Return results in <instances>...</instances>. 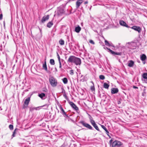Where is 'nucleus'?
<instances>
[{"label":"nucleus","instance_id":"a211bd4d","mask_svg":"<svg viewBox=\"0 0 147 147\" xmlns=\"http://www.w3.org/2000/svg\"><path fill=\"white\" fill-rule=\"evenodd\" d=\"M91 124L92 125V126L94 127V128L95 129H96L98 131H99L100 132V131L95 121L92 123H91Z\"/></svg>","mask_w":147,"mask_h":147},{"label":"nucleus","instance_id":"4c0bfd02","mask_svg":"<svg viewBox=\"0 0 147 147\" xmlns=\"http://www.w3.org/2000/svg\"><path fill=\"white\" fill-rule=\"evenodd\" d=\"M101 126L102 128L105 131H106L107 130V128L104 125H101Z\"/></svg>","mask_w":147,"mask_h":147},{"label":"nucleus","instance_id":"4be33fe9","mask_svg":"<svg viewBox=\"0 0 147 147\" xmlns=\"http://www.w3.org/2000/svg\"><path fill=\"white\" fill-rule=\"evenodd\" d=\"M81 29V28L79 26H78L75 28V31L77 33H78L80 32Z\"/></svg>","mask_w":147,"mask_h":147},{"label":"nucleus","instance_id":"ea45409f","mask_svg":"<svg viewBox=\"0 0 147 147\" xmlns=\"http://www.w3.org/2000/svg\"><path fill=\"white\" fill-rule=\"evenodd\" d=\"M89 42L90 43L92 44L93 45H94L95 44L94 42V41L93 40H90Z\"/></svg>","mask_w":147,"mask_h":147},{"label":"nucleus","instance_id":"1a4fd4ad","mask_svg":"<svg viewBox=\"0 0 147 147\" xmlns=\"http://www.w3.org/2000/svg\"><path fill=\"white\" fill-rule=\"evenodd\" d=\"M147 57L145 54H141L140 55V59L143 61L144 64L146 63L145 60L146 59Z\"/></svg>","mask_w":147,"mask_h":147},{"label":"nucleus","instance_id":"f8f14e48","mask_svg":"<svg viewBox=\"0 0 147 147\" xmlns=\"http://www.w3.org/2000/svg\"><path fill=\"white\" fill-rule=\"evenodd\" d=\"M40 30V33H38L36 36L35 37V39L37 40H38L40 39V38L42 37V33L41 32V30L39 28Z\"/></svg>","mask_w":147,"mask_h":147},{"label":"nucleus","instance_id":"a18cd8bd","mask_svg":"<svg viewBox=\"0 0 147 147\" xmlns=\"http://www.w3.org/2000/svg\"><path fill=\"white\" fill-rule=\"evenodd\" d=\"M3 14L2 13L0 15V20H2L3 19Z\"/></svg>","mask_w":147,"mask_h":147},{"label":"nucleus","instance_id":"f3484780","mask_svg":"<svg viewBox=\"0 0 147 147\" xmlns=\"http://www.w3.org/2000/svg\"><path fill=\"white\" fill-rule=\"evenodd\" d=\"M64 9L62 8H60L57 11V13L58 15L61 16V15L62 14L64 13Z\"/></svg>","mask_w":147,"mask_h":147},{"label":"nucleus","instance_id":"864d4df0","mask_svg":"<svg viewBox=\"0 0 147 147\" xmlns=\"http://www.w3.org/2000/svg\"><path fill=\"white\" fill-rule=\"evenodd\" d=\"M25 94V92H24V91L22 92V96H24V95Z\"/></svg>","mask_w":147,"mask_h":147},{"label":"nucleus","instance_id":"c03bdc74","mask_svg":"<svg viewBox=\"0 0 147 147\" xmlns=\"http://www.w3.org/2000/svg\"><path fill=\"white\" fill-rule=\"evenodd\" d=\"M59 68H60L61 69V65L60 61H59Z\"/></svg>","mask_w":147,"mask_h":147},{"label":"nucleus","instance_id":"6e6d98bb","mask_svg":"<svg viewBox=\"0 0 147 147\" xmlns=\"http://www.w3.org/2000/svg\"><path fill=\"white\" fill-rule=\"evenodd\" d=\"M55 72H57V70L56 67L55 68Z\"/></svg>","mask_w":147,"mask_h":147},{"label":"nucleus","instance_id":"bf43d9fd","mask_svg":"<svg viewBox=\"0 0 147 147\" xmlns=\"http://www.w3.org/2000/svg\"><path fill=\"white\" fill-rule=\"evenodd\" d=\"M108 136H109V138H111V137L110 136L109 134L108 135H107Z\"/></svg>","mask_w":147,"mask_h":147},{"label":"nucleus","instance_id":"c9c22d12","mask_svg":"<svg viewBox=\"0 0 147 147\" xmlns=\"http://www.w3.org/2000/svg\"><path fill=\"white\" fill-rule=\"evenodd\" d=\"M90 89L92 91H95V87L94 85L92 86H91L90 87Z\"/></svg>","mask_w":147,"mask_h":147},{"label":"nucleus","instance_id":"dca6fc26","mask_svg":"<svg viewBox=\"0 0 147 147\" xmlns=\"http://www.w3.org/2000/svg\"><path fill=\"white\" fill-rule=\"evenodd\" d=\"M118 91L119 90L117 88H113L111 89V92L112 94L117 93Z\"/></svg>","mask_w":147,"mask_h":147},{"label":"nucleus","instance_id":"774afa93","mask_svg":"<svg viewBox=\"0 0 147 147\" xmlns=\"http://www.w3.org/2000/svg\"><path fill=\"white\" fill-rule=\"evenodd\" d=\"M123 147L122 146V147Z\"/></svg>","mask_w":147,"mask_h":147},{"label":"nucleus","instance_id":"a878e982","mask_svg":"<svg viewBox=\"0 0 147 147\" xmlns=\"http://www.w3.org/2000/svg\"><path fill=\"white\" fill-rule=\"evenodd\" d=\"M103 86L105 88L108 89L109 87V85L107 83H105L103 84Z\"/></svg>","mask_w":147,"mask_h":147},{"label":"nucleus","instance_id":"4468645a","mask_svg":"<svg viewBox=\"0 0 147 147\" xmlns=\"http://www.w3.org/2000/svg\"><path fill=\"white\" fill-rule=\"evenodd\" d=\"M119 23L120 24L121 26L125 27L128 28H130V27L126 24L125 22L123 20H120Z\"/></svg>","mask_w":147,"mask_h":147},{"label":"nucleus","instance_id":"393cba45","mask_svg":"<svg viewBox=\"0 0 147 147\" xmlns=\"http://www.w3.org/2000/svg\"><path fill=\"white\" fill-rule=\"evenodd\" d=\"M146 94V87H144V88L143 90V92L142 94V96H145Z\"/></svg>","mask_w":147,"mask_h":147},{"label":"nucleus","instance_id":"423d86ee","mask_svg":"<svg viewBox=\"0 0 147 147\" xmlns=\"http://www.w3.org/2000/svg\"><path fill=\"white\" fill-rule=\"evenodd\" d=\"M104 49H107V50H109L108 52H110L111 53V54L115 56V55H122L121 52H115L110 49L109 48H108L107 47H104Z\"/></svg>","mask_w":147,"mask_h":147},{"label":"nucleus","instance_id":"2f4dec72","mask_svg":"<svg viewBox=\"0 0 147 147\" xmlns=\"http://www.w3.org/2000/svg\"><path fill=\"white\" fill-rule=\"evenodd\" d=\"M100 98H106V96L104 93H103L102 94V96H101V94H99Z\"/></svg>","mask_w":147,"mask_h":147},{"label":"nucleus","instance_id":"69168bd1","mask_svg":"<svg viewBox=\"0 0 147 147\" xmlns=\"http://www.w3.org/2000/svg\"><path fill=\"white\" fill-rule=\"evenodd\" d=\"M91 9V7L90 9V10Z\"/></svg>","mask_w":147,"mask_h":147},{"label":"nucleus","instance_id":"20e7f679","mask_svg":"<svg viewBox=\"0 0 147 147\" xmlns=\"http://www.w3.org/2000/svg\"><path fill=\"white\" fill-rule=\"evenodd\" d=\"M32 94H31L30 96V97L24 100L23 106L22 107V109H25L28 106L29 102L30 101V98Z\"/></svg>","mask_w":147,"mask_h":147},{"label":"nucleus","instance_id":"4d7b16f0","mask_svg":"<svg viewBox=\"0 0 147 147\" xmlns=\"http://www.w3.org/2000/svg\"><path fill=\"white\" fill-rule=\"evenodd\" d=\"M24 92H27L28 91V89H26L25 90H24Z\"/></svg>","mask_w":147,"mask_h":147},{"label":"nucleus","instance_id":"7c9ffc66","mask_svg":"<svg viewBox=\"0 0 147 147\" xmlns=\"http://www.w3.org/2000/svg\"><path fill=\"white\" fill-rule=\"evenodd\" d=\"M89 117L90 121L91 123H92L94 121L93 119V118L92 116L90 115H88Z\"/></svg>","mask_w":147,"mask_h":147},{"label":"nucleus","instance_id":"f03ea898","mask_svg":"<svg viewBox=\"0 0 147 147\" xmlns=\"http://www.w3.org/2000/svg\"><path fill=\"white\" fill-rule=\"evenodd\" d=\"M59 108L60 109L61 113H62V115L65 118L64 119L65 120V121L67 120L68 121H69L70 117L68 116V115L66 114V113L63 110L61 105L60 106Z\"/></svg>","mask_w":147,"mask_h":147},{"label":"nucleus","instance_id":"de8ad7c7","mask_svg":"<svg viewBox=\"0 0 147 147\" xmlns=\"http://www.w3.org/2000/svg\"><path fill=\"white\" fill-rule=\"evenodd\" d=\"M113 140L112 139H111L109 141V143L111 144L112 143H113Z\"/></svg>","mask_w":147,"mask_h":147},{"label":"nucleus","instance_id":"052dcab7","mask_svg":"<svg viewBox=\"0 0 147 147\" xmlns=\"http://www.w3.org/2000/svg\"><path fill=\"white\" fill-rule=\"evenodd\" d=\"M3 24H4V25L5 26V21H4V22H3Z\"/></svg>","mask_w":147,"mask_h":147},{"label":"nucleus","instance_id":"aec40b11","mask_svg":"<svg viewBox=\"0 0 147 147\" xmlns=\"http://www.w3.org/2000/svg\"><path fill=\"white\" fill-rule=\"evenodd\" d=\"M49 106V105L46 104L43 106H41L40 107H35L34 108V109H35L36 110H37V109L39 108L40 107H44V108H43V109H47L48 108Z\"/></svg>","mask_w":147,"mask_h":147},{"label":"nucleus","instance_id":"5fc2aeb1","mask_svg":"<svg viewBox=\"0 0 147 147\" xmlns=\"http://www.w3.org/2000/svg\"><path fill=\"white\" fill-rule=\"evenodd\" d=\"M88 3V1H86L84 3V4H87Z\"/></svg>","mask_w":147,"mask_h":147},{"label":"nucleus","instance_id":"412c9836","mask_svg":"<svg viewBox=\"0 0 147 147\" xmlns=\"http://www.w3.org/2000/svg\"><path fill=\"white\" fill-rule=\"evenodd\" d=\"M42 67L43 69L45 70L47 72H49L48 71L47 69L46 61H45V63L43 64Z\"/></svg>","mask_w":147,"mask_h":147},{"label":"nucleus","instance_id":"2eb2a0df","mask_svg":"<svg viewBox=\"0 0 147 147\" xmlns=\"http://www.w3.org/2000/svg\"><path fill=\"white\" fill-rule=\"evenodd\" d=\"M49 18V15H47V16H43L42 19L41 20V22L44 23Z\"/></svg>","mask_w":147,"mask_h":147},{"label":"nucleus","instance_id":"338daca9","mask_svg":"<svg viewBox=\"0 0 147 147\" xmlns=\"http://www.w3.org/2000/svg\"><path fill=\"white\" fill-rule=\"evenodd\" d=\"M65 58V59H66L67 58V57H66Z\"/></svg>","mask_w":147,"mask_h":147},{"label":"nucleus","instance_id":"6ab92c4d","mask_svg":"<svg viewBox=\"0 0 147 147\" xmlns=\"http://www.w3.org/2000/svg\"><path fill=\"white\" fill-rule=\"evenodd\" d=\"M83 0H78L76 2V7L78 8L83 2Z\"/></svg>","mask_w":147,"mask_h":147},{"label":"nucleus","instance_id":"ddd939ff","mask_svg":"<svg viewBox=\"0 0 147 147\" xmlns=\"http://www.w3.org/2000/svg\"><path fill=\"white\" fill-rule=\"evenodd\" d=\"M38 96L40 97L42 100H44L47 98V96L43 93L40 94H38Z\"/></svg>","mask_w":147,"mask_h":147},{"label":"nucleus","instance_id":"680f3d73","mask_svg":"<svg viewBox=\"0 0 147 147\" xmlns=\"http://www.w3.org/2000/svg\"><path fill=\"white\" fill-rule=\"evenodd\" d=\"M91 82L92 83V84H93V85H94V83L92 81Z\"/></svg>","mask_w":147,"mask_h":147},{"label":"nucleus","instance_id":"7ed1b4c3","mask_svg":"<svg viewBox=\"0 0 147 147\" xmlns=\"http://www.w3.org/2000/svg\"><path fill=\"white\" fill-rule=\"evenodd\" d=\"M49 80L51 85L53 87H55L57 86V80L54 77H51V78H50Z\"/></svg>","mask_w":147,"mask_h":147},{"label":"nucleus","instance_id":"49530a36","mask_svg":"<svg viewBox=\"0 0 147 147\" xmlns=\"http://www.w3.org/2000/svg\"><path fill=\"white\" fill-rule=\"evenodd\" d=\"M109 47H110V46H111V47H114V45L112 44V43H110V45H109Z\"/></svg>","mask_w":147,"mask_h":147},{"label":"nucleus","instance_id":"9d476101","mask_svg":"<svg viewBox=\"0 0 147 147\" xmlns=\"http://www.w3.org/2000/svg\"><path fill=\"white\" fill-rule=\"evenodd\" d=\"M76 57L74 56L71 55L70 56L69 58H68L67 61V62L68 63H73L75 59V58Z\"/></svg>","mask_w":147,"mask_h":147},{"label":"nucleus","instance_id":"603ef678","mask_svg":"<svg viewBox=\"0 0 147 147\" xmlns=\"http://www.w3.org/2000/svg\"><path fill=\"white\" fill-rule=\"evenodd\" d=\"M63 96L65 97V98H66V99L67 98V96L65 94L63 95Z\"/></svg>","mask_w":147,"mask_h":147},{"label":"nucleus","instance_id":"e433bc0d","mask_svg":"<svg viewBox=\"0 0 147 147\" xmlns=\"http://www.w3.org/2000/svg\"><path fill=\"white\" fill-rule=\"evenodd\" d=\"M9 128L11 130H12L13 129V125H12L10 124L9 126Z\"/></svg>","mask_w":147,"mask_h":147},{"label":"nucleus","instance_id":"09e8293b","mask_svg":"<svg viewBox=\"0 0 147 147\" xmlns=\"http://www.w3.org/2000/svg\"><path fill=\"white\" fill-rule=\"evenodd\" d=\"M105 131L106 132V134H107V135H108L109 133V131L107 130L106 131Z\"/></svg>","mask_w":147,"mask_h":147},{"label":"nucleus","instance_id":"0eeeda50","mask_svg":"<svg viewBox=\"0 0 147 147\" xmlns=\"http://www.w3.org/2000/svg\"><path fill=\"white\" fill-rule=\"evenodd\" d=\"M73 63L75 64L76 65H80L81 63L80 59L76 57Z\"/></svg>","mask_w":147,"mask_h":147},{"label":"nucleus","instance_id":"13d9d810","mask_svg":"<svg viewBox=\"0 0 147 147\" xmlns=\"http://www.w3.org/2000/svg\"><path fill=\"white\" fill-rule=\"evenodd\" d=\"M62 91H65V90L63 88H62ZM62 92H63V91H62Z\"/></svg>","mask_w":147,"mask_h":147},{"label":"nucleus","instance_id":"c85d7f7f","mask_svg":"<svg viewBox=\"0 0 147 147\" xmlns=\"http://www.w3.org/2000/svg\"><path fill=\"white\" fill-rule=\"evenodd\" d=\"M63 82L64 84H66L67 83L68 80L67 78H64L62 79Z\"/></svg>","mask_w":147,"mask_h":147},{"label":"nucleus","instance_id":"6e6552de","mask_svg":"<svg viewBox=\"0 0 147 147\" xmlns=\"http://www.w3.org/2000/svg\"><path fill=\"white\" fill-rule=\"evenodd\" d=\"M130 28L138 32L139 33H140L141 31V29L139 26H134L131 27H130Z\"/></svg>","mask_w":147,"mask_h":147},{"label":"nucleus","instance_id":"9b49d317","mask_svg":"<svg viewBox=\"0 0 147 147\" xmlns=\"http://www.w3.org/2000/svg\"><path fill=\"white\" fill-rule=\"evenodd\" d=\"M69 104L71 107L75 110L77 111L78 110V108L76 106V105L73 102H69Z\"/></svg>","mask_w":147,"mask_h":147},{"label":"nucleus","instance_id":"8fccbe9b","mask_svg":"<svg viewBox=\"0 0 147 147\" xmlns=\"http://www.w3.org/2000/svg\"><path fill=\"white\" fill-rule=\"evenodd\" d=\"M60 147H66V145H65V144H63Z\"/></svg>","mask_w":147,"mask_h":147},{"label":"nucleus","instance_id":"f257e3e1","mask_svg":"<svg viewBox=\"0 0 147 147\" xmlns=\"http://www.w3.org/2000/svg\"><path fill=\"white\" fill-rule=\"evenodd\" d=\"M79 123L81 124L83 126L87 128L88 129L93 130L94 129L89 124L83 121H80L79 122Z\"/></svg>","mask_w":147,"mask_h":147},{"label":"nucleus","instance_id":"bb28decb","mask_svg":"<svg viewBox=\"0 0 147 147\" xmlns=\"http://www.w3.org/2000/svg\"><path fill=\"white\" fill-rule=\"evenodd\" d=\"M59 44L61 45H63L64 44V41L62 39H60L59 40Z\"/></svg>","mask_w":147,"mask_h":147},{"label":"nucleus","instance_id":"5701e85b","mask_svg":"<svg viewBox=\"0 0 147 147\" xmlns=\"http://www.w3.org/2000/svg\"><path fill=\"white\" fill-rule=\"evenodd\" d=\"M134 62L132 60H130L128 64V66L129 67H132L134 65Z\"/></svg>","mask_w":147,"mask_h":147},{"label":"nucleus","instance_id":"37998d69","mask_svg":"<svg viewBox=\"0 0 147 147\" xmlns=\"http://www.w3.org/2000/svg\"><path fill=\"white\" fill-rule=\"evenodd\" d=\"M57 58H58V60H59V61H60V56H59L58 53H57Z\"/></svg>","mask_w":147,"mask_h":147},{"label":"nucleus","instance_id":"39448f33","mask_svg":"<svg viewBox=\"0 0 147 147\" xmlns=\"http://www.w3.org/2000/svg\"><path fill=\"white\" fill-rule=\"evenodd\" d=\"M123 144L118 140H115L112 143V147H120Z\"/></svg>","mask_w":147,"mask_h":147},{"label":"nucleus","instance_id":"473e14b6","mask_svg":"<svg viewBox=\"0 0 147 147\" xmlns=\"http://www.w3.org/2000/svg\"><path fill=\"white\" fill-rule=\"evenodd\" d=\"M100 79L101 80H104L105 79V76L103 75H100L99 76Z\"/></svg>","mask_w":147,"mask_h":147},{"label":"nucleus","instance_id":"cd10ccee","mask_svg":"<svg viewBox=\"0 0 147 147\" xmlns=\"http://www.w3.org/2000/svg\"><path fill=\"white\" fill-rule=\"evenodd\" d=\"M142 77L144 79L147 80V73H144L142 75Z\"/></svg>","mask_w":147,"mask_h":147},{"label":"nucleus","instance_id":"58836bf2","mask_svg":"<svg viewBox=\"0 0 147 147\" xmlns=\"http://www.w3.org/2000/svg\"><path fill=\"white\" fill-rule=\"evenodd\" d=\"M70 74L71 75H73L74 74V71L72 69H71L70 71Z\"/></svg>","mask_w":147,"mask_h":147},{"label":"nucleus","instance_id":"e2e57ef3","mask_svg":"<svg viewBox=\"0 0 147 147\" xmlns=\"http://www.w3.org/2000/svg\"><path fill=\"white\" fill-rule=\"evenodd\" d=\"M1 11V9H0V12Z\"/></svg>","mask_w":147,"mask_h":147},{"label":"nucleus","instance_id":"b1692460","mask_svg":"<svg viewBox=\"0 0 147 147\" xmlns=\"http://www.w3.org/2000/svg\"><path fill=\"white\" fill-rule=\"evenodd\" d=\"M53 24L52 22H49L47 23V26L49 28H50L53 25Z\"/></svg>","mask_w":147,"mask_h":147},{"label":"nucleus","instance_id":"72a5a7b5","mask_svg":"<svg viewBox=\"0 0 147 147\" xmlns=\"http://www.w3.org/2000/svg\"><path fill=\"white\" fill-rule=\"evenodd\" d=\"M18 129L17 128H16L14 131L13 132V134L12 135V137H14L15 136V134H16V131L17 130H18Z\"/></svg>","mask_w":147,"mask_h":147},{"label":"nucleus","instance_id":"c756f323","mask_svg":"<svg viewBox=\"0 0 147 147\" xmlns=\"http://www.w3.org/2000/svg\"><path fill=\"white\" fill-rule=\"evenodd\" d=\"M50 63L51 65H54L55 64V62L54 60L53 59H51L50 60Z\"/></svg>","mask_w":147,"mask_h":147},{"label":"nucleus","instance_id":"3c124183","mask_svg":"<svg viewBox=\"0 0 147 147\" xmlns=\"http://www.w3.org/2000/svg\"><path fill=\"white\" fill-rule=\"evenodd\" d=\"M133 87L134 89H138V87L135 86H133Z\"/></svg>","mask_w":147,"mask_h":147},{"label":"nucleus","instance_id":"79ce46f5","mask_svg":"<svg viewBox=\"0 0 147 147\" xmlns=\"http://www.w3.org/2000/svg\"><path fill=\"white\" fill-rule=\"evenodd\" d=\"M122 100V99L121 98H120L119 99V100L117 102V103L118 104H119L121 103V101Z\"/></svg>","mask_w":147,"mask_h":147},{"label":"nucleus","instance_id":"0e129e2a","mask_svg":"<svg viewBox=\"0 0 147 147\" xmlns=\"http://www.w3.org/2000/svg\"><path fill=\"white\" fill-rule=\"evenodd\" d=\"M62 61H64L63 59H62Z\"/></svg>","mask_w":147,"mask_h":147},{"label":"nucleus","instance_id":"f704fd0d","mask_svg":"<svg viewBox=\"0 0 147 147\" xmlns=\"http://www.w3.org/2000/svg\"><path fill=\"white\" fill-rule=\"evenodd\" d=\"M105 45H106L109 46V45H110V43L107 40H105Z\"/></svg>","mask_w":147,"mask_h":147},{"label":"nucleus","instance_id":"a19ab883","mask_svg":"<svg viewBox=\"0 0 147 147\" xmlns=\"http://www.w3.org/2000/svg\"><path fill=\"white\" fill-rule=\"evenodd\" d=\"M42 91L45 92H48L47 89L46 88H43Z\"/></svg>","mask_w":147,"mask_h":147}]
</instances>
